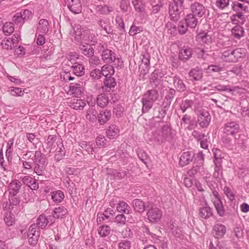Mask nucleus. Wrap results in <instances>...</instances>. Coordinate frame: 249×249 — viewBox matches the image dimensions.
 Instances as JSON below:
<instances>
[{"label":"nucleus","mask_w":249,"mask_h":249,"mask_svg":"<svg viewBox=\"0 0 249 249\" xmlns=\"http://www.w3.org/2000/svg\"><path fill=\"white\" fill-rule=\"evenodd\" d=\"M246 55L244 49L237 48L231 50H228L222 53L221 58L227 62H236L240 59L243 58Z\"/></svg>","instance_id":"obj_1"},{"label":"nucleus","mask_w":249,"mask_h":249,"mask_svg":"<svg viewBox=\"0 0 249 249\" xmlns=\"http://www.w3.org/2000/svg\"><path fill=\"white\" fill-rule=\"evenodd\" d=\"M56 140V135H49L47 138V146L50 149V151H55L61 154V156L64 155L62 148L63 147L62 142L60 141L55 142Z\"/></svg>","instance_id":"obj_2"},{"label":"nucleus","mask_w":249,"mask_h":249,"mask_svg":"<svg viewBox=\"0 0 249 249\" xmlns=\"http://www.w3.org/2000/svg\"><path fill=\"white\" fill-rule=\"evenodd\" d=\"M223 133L225 136H233L240 131V126L235 121H229L225 124Z\"/></svg>","instance_id":"obj_3"},{"label":"nucleus","mask_w":249,"mask_h":249,"mask_svg":"<svg viewBox=\"0 0 249 249\" xmlns=\"http://www.w3.org/2000/svg\"><path fill=\"white\" fill-rule=\"evenodd\" d=\"M147 219L152 223H155L160 220L162 216L161 210L158 207H153L148 209L146 213Z\"/></svg>","instance_id":"obj_4"},{"label":"nucleus","mask_w":249,"mask_h":249,"mask_svg":"<svg viewBox=\"0 0 249 249\" xmlns=\"http://www.w3.org/2000/svg\"><path fill=\"white\" fill-rule=\"evenodd\" d=\"M190 8L192 14L198 18L203 17L207 10L203 4L198 2H195L191 4Z\"/></svg>","instance_id":"obj_5"},{"label":"nucleus","mask_w":249,"mask_h":249,"mask_svg":"<svg viewBox=\"0 0 249 249\" xmlns=\"http://www.w3.org/2000/svg\"><path fill=\"white\" fill-rule=\"evenodd\" d=\"M74 33L72 35L75 43L81 44L84 41L86 37V31L81 26L78 25L73 28Z\"/></svg>","instance_id":"obj_6"},{"label":"nucleus","mask_w":249,"mask_h":249,"mask_svg":"<svg viewBox=\"0 0 249 249\" xmlns=\"http://www.w3.org/2000/svg\"><path fill=\"white\" fill-rule=\"evenodd\" d=\"M69 9L74 14H78L81 12L82 5L80 0H65Z\"/></svg>","instance_id":"obj_7"},{"label":"nucleus","mask_w":249,"mask_h":249,"mask_svg":"<svg viewBox=\"0 0 249 249\" xmlns=\"http://www.w3.org/2000/svg\"><path fill=\"white\" fill-rule=\"evenodd\" d=\"M211 120V116L207 111L201 112L197 119V123L199 125L204 128L207 127Z\"/></svg>","instance_id":"obj_8"},{"label":"nucleus","mask_w":249,"mask_h":249,"mask_svg":"<svg viewBox=\"0 0 249 249\" xmlns=\"http://www.w3.org/2000/svg\"><path fill=\"white\" fill-rule=\"evenodd\" d=\"M195 153L193 151L183 152L180 156L179 164L181 166H184L189 164L195 157Z\"/></svg>","instance_id":"obj_9"},{"label":"nucleus","mask_w":249,"mask_h":249,"mask_svg":"<svg viewBox=\"0 0 249 249\" xmlns=\"http://www.w3.org/2000/svg\"><path fill=\"white\" fill-rule=\"evenodd\" d=\"M199 216L202 219H208L213 215L212 208L205 203V205L199 209Z\"/></svg>","instance_id":"obj_10"},{"label":"nucleus","mask_w":249,"mask_h":249,"mask_svg":"<svg viewBox=\"0 0 249 249\" xmlns=\"http://www.w3.org/2000/svg\"><path fill=\"white\" fill-rule=\"evenodd\" d=\"M131 2L135 11L139 13L140 16L144 18L147 16L145 9V5L142 0H132Z\"/></svg>","instance_id":"obj_11"},{"label":"nucleus","mask_w":249,"mask_h":249,"mask_svg":"<svg viewBox=\"0 0 249 249\" xmlns=\"http://www.w3.org/2000/svg\"><path fill=\"white\" fill-rule=\"evenodd\" d=\"M82 85L81 82L78 83H71L70 86V92L75 97L80 96L83 91Z\"/></svg>","instance_id":"obj_12"},{"label":"nucleus","mask_w":249,"mask_h":249,"mask_svg":"<svg viewBox=\"0 0 249 249\" xmlns=\"http://www.w3.org/2000/svg\"><path fill=\"white\" fill-rule=\"evenodd\" d=\"M102 60L105 63H111L116 59L115 53L108 49H105L102 53Z\"/></svg>","instance_id":"obj_13"},{"label":"nucleus","mask_w":249,"mask_h":249,"mask_svg":"<svg viewBox=\"0 0 249 249\" xmlns=\"http://www.w3.org/2000/svg\"><path fill=\"white\" fill-rule=\"evenodd\" d=\"M49 29V24L47 20L41 19L39 21L37 26L36 34H46Z\"/></svg>","instance_id":"obj_14"},{"label":"nucleus","mask_w":249,"mask_h":249,"mask_svg":"<svg viewBox=\"0 0 249 249\" xmlns=\"http://www.w3.org/2000/svg\"><path fill=\"white\" fill-rule=\"evenodd\" d=\"M213 232L216 238H221L225 234L226 227L223 224H216L214 226Z\"/></svg>","instance_id":"obj_15"},{"label":"nucleus","mask_w":249,"mask_h":249,"mask_svg":"<svg viewBox=\"0 0 249 249\" xmlns=\"http://www.w3.org/2000/svg\"><path fill=\"white\" fill-rule=\"evenodd\" d=\"M21 183L18 180L16 179L11 182L9 185V191L11 196H15L20 189Z\"/></svg>","instance_id":"obj_16"},{"label":"nucleus","mask_w":249,"mask_h":249,"mask_svg":"<svg viewBox=\"0 0 249 249\" xmlns=\"http://www.w3.org/2000/svg\"><path fill=\"white\" fill-rule=\"evenodd\" d=\"M111 116L110 110L105 109L101 111L98 116V123L101 125L104 124L110 119Z\"/></svg>","instance_id":"obj_17"},{"label":"nucleus","mask_w":249,"mask_h":249,"mask_svg":"<svg viewBox=\"0 0 249 249\" xmlns=\"http://www.w3.org/2000/svg\"><path fill=\"white\" fill-rule=\"evenodd\" d=\"M120 132L118 126L112 124L110 125L106 130V135L107 138L112 139L118 137Z\"/></svg>","instance_id":"obj_18"},{"label":"nucleus","mask_w":249,"mask_h":249,"mask_svg":"<svg viewBox=\"0 0 249 249\" xmlns=\"http://www.w3.org/2000/svg\"><path fill=\"white\" fill-rule=\"evenodd\" d=\"M86 105L85 100L79 99H73L69 103V106L75 110H82Z\"/></svg>","instance_id":"obj_19"},{"label":"nucleus","mask_w":249,"mask_h":249,"mask_svg":"<svg viewBox=\"0 0 249 249\" xmlns=\"http://www.w3.org/2000/svg\"><path fill=\"white\" fill-rule=\"evenodd\" d=\"M79 49L81 51V53L87 57H89L94 54V51L93 49L88 43L81 44Z\"/></svg>","instance_id":"obj_20"},{"label":"nucleus","mask_w":249,"mask_h":249,"mask_svg":"<svg viewBox=\"0 0 249 249\" xmlns=\"http://www.w3.org/2000/svg\"><path fill=\"white\" fill-rule=\"evenodd\" d=\"M197 41L206 44H209L212 42V36L208 32H202L199 33L196 36Z\"/></svg>","instance_id":"obj_21"},{"label":"nucleus","mask_w":249,"mask_h":249,"mask_svg":"<svg viewBox=\"0 0 249 249\" xmlns=\"http://www.w3.org/2000/svg\"><path fill=\"white\" fill-rule=\"evenodd\" d=\"M71 71L77 76H81L85 73V68L84 66L77 62L72 64L71 66Z\"/></svg>","instance_id":"obj_22"},{"label":"nucleus","mask_w":249,"mask_h":249,"mask_svg":"<svg viewBox=\"0 0 249 249\" xmlns=\"http://www.w3.org/2000/svg\"><path fill=\"white\" fill-rule=\"evenodd\" d=\"M230 0H215L214 4L221 11H227L230 9Z\"/></svg>","instance_id":"obj_23"},{"label":"nucleus","mask_w":249,"mask_h":249,"mask_svg":"<svg viewBox=\"0 0 249 249\" xmlns=\"http://www.w3.org/2000/svg\"><path fill=\"white\" fill-rule=\"evenodd\" d=\"M86 37L84 42H87L88 44L90 43L92 45H94L97 43V35L89 30H86Z\"/></svg>","instance_id":"obj_24"},{"label":"nucleus","mask_w":249,"mask_h":249,"mask_svg":"<svg viewBox=\"0 0 249 249\" xmlns=\"http://www.w3.org/2000/svg\"><path fill=\"white\" fill-rule=\"evenodd\" d=\"M116 209L118 212L121 213L129 214L132 212L130 207L126 202L124 201H121L119 202Z\"/></svg>","instance_id":"obj_25"},{"label":"nucleus","mask_w":249,"mask_h":249,"mask_svg":"<svg viewBox=\"0 0 249 249\" xmlns=\"http://www.w3.org/2000/svg\"><path fill=\"white\" fill-rule=\"evenodd\" d=\"M142 96L146 97L148 100L152 101V103L154 104V103L158 99L159 94L157 90L151 89L147 90Z\"/></svg>","instance_id":"obj_26"},{"label":"nucleus","mask_w":249,"mask_h":249,"mask_svg":"<svg viewBox=\"0 0 249 249\" xmlns=\"http://www.w3.org/2000/svg\"><path fill=\"white\" fill-rule=\"evenodd\" d=\"M68 211L64 206L55 208L52 213L53 216L55 218H62L68 213Z\"/></svg>","instance_id":"obj_27"},{"label":"nucleus","mask_w":249,"mask_h":249,"mask_svg":"<svg viewBox=\"0 0 249 249\" xmlns=\"http://www.w3.org/2000/svg\"><path fill=\"white\" fill-rule=\"evenodd\" d=\"M31 153V152L30 151H27L26 154H25L23 155V157H22V158L21 159H20V161L22 163L23 168L25 170H32L33 169L34 166H33L32 162L31 161H26V160H27V158H28V155L29 154H30ZM31 156L30 155L29 156V157H30Z\"/></svg>","instance_id":"obj_28"},{"label":"nucleus","mask_w":249,"mask_h":249,"mask_svg":"<svg viewBox=\"0 0 249 249\" xmlns=\"http://www.w3.org/2000/svg\"><path fill=\"white\" fill-rule=\"evenodd\" d=\"M189 75L190 77L192 78L194 80H199L203 77V72L202 70L199 68H196L192 69Z\"/></svg>","instance_id":"obj_29"},{"label":"nucleus","mask_w":249,"mask_h":249,"mask_svg":"<svg viewBox=\"0 0 249 249\" xmlns=\"http://www.w3.org/2000/svg\"><path fill=\"white\" fill-rule=\"evenodd\" d=\"M173 83L175 87L179 91H183L186 89V86L181 78L175 75L173 78Z\"/></svg>","instance_id":"obj_30"},{"label":"nucleus","mask_w":249,"mask_h":249,"mask_svg":"<svg viewBox=\"0 0 249 249\" xmlns=\"http://www.w3.org/2000/svg\"><path fill=\"white\" fill-rule=\"evenodd\" d=\"M34 163H48L47 160L40 151H36L34 157Z\"/></svg>","instance_id":"obj_31"},{"label":"nucleus","mask_w":249,"mask_h":249,"mask_svg":"<svg viewBox=\"0 0 249 249\" xmlns=\"http://www.w3.org/2000/svg\"><path fill=\"white\" fill-rule=\"evenodd\" d=\"M169 14L171 20L177 21L179 18V13L178 6H170L169 8Z\"/></svg>","instance_id":"obj_32"},{"label":"nucleus","mask_w":249,"mask_h":249,"mask_svg":"<svg viewBox=\"0 0 249 249\" xmlns=\"http://www.w3.org/2000/svg\"><path fill=\"white\" fill-rule=\"evenodd\" d=\"M97 111L94 106L90 107L86 111V118L90 122H93L97 119Z\"/></svg>","instance_id":"obj_33"},{"label":"nucleus","mask_w":249,"mask_h":249,"mask_svg":"<svg viewBox=\"0 0 249 249\" xmlns=\"http://www.w3.org/2000/svg\"><path fill=\"white\" fill-rule=\"evenodd\" d=\"M48 163H34L33 171L38 176H43Z\"/></svg>","instance_id":"obj_34"},{"label":"nucleus","mask_w":249,"mask_h":249,"mask_svg":"<svg viewBox=\"0 0 249 249\" xmlns=\"http://www.w3.org/2000/svg\"><path fill=\"white\" fill-rule=\"evenodd\" d=\"M185 22L187 26L191 28H195L198 23V20L195 16L190 14L187 15Z\"/></svg>","instance_id":"obj_35"},{"label":"nucleus","mask_w":249,"mask_h":249,"mask_svg":"<svg viewBox=\"0 0 249 249\" xmlns=\"http://www.w3.org/2000/svg\"><path fill=\"white\" fill-rule=\"evenodd\" d=\"M231 6L232 9L237 12H246L248 9V6L247 5L237 1L232 2Z\"/></svg>","instance_id":"obj_36"},{"label":"nucleus","mask_w":249,"mask_h":249,"mask_svg":"<svg viewBox=\"0 0 249 249\" xmlns=\"http://www.w3.org/2000/svg\"><path fill=\"white\" fill-rule=\"evenodd\" d=\"M192 51L191 48H184L179 52V58L183 61H186L192 57Z\"/></svg>","instance_id":"obj_37"},{"label":"nucleus","mask_w":249,"mask_h":249,"mask_svg":"<svg viewBox=\"0 0 249 249\" xmlns=\"http://www.w3.org/2000/svg\"><path fill=\"white\" fill-rule=\"evenodd\" d=\"M134 210L139 213H142L145 209V206L143 202L140 199H135L133 201Z\"/></svg>","instance_id":"obj_38"},{"label":"nucleus","mask_w":249,"mask_h":249,"mask_svg":"<svg viewBox=\"0 0 249 249\" xmlns=\"http://www.w3.org/2000/svg\"><path fill=\"white\" fill-rule=\"evenodd\" d=\"M98 23L99 26L103 29L108 34H111L112 30L109 26V21L107 19H100L98 20Z\"/></svg>","instance_id":"obj_39"},{"label":"nucleus","mask_w":249,"mask_h":249,"mask_svg":"<svg viewBox=\"0 0 249 249\" xmlns=\"http://www.w3.org/2000/svg\"><path fill=\"white\" fill-rule=\"evenodd\" d=\"M231 33L235 38L240 39L244 36L245 32L242 27L236 25L231 29Z\"/></svg>","instance_id":"obj_40"},{"label":"nucleus","mask_w":249,"mask_h":249,"mask_svg":"<svg viewBox=\"0 0 249 249\" xmlns=\"http://www.w3.org/2000/svg\"><path fill=\"white\" fill-rule=\"evenodd\" d=\"M102 76H104L107 78L109 76H112L114 73V70L112 66L105 65L102 67Z\"/></svg>","instance_id":"obj_41"},{"label":"nucleus","mask_w":249,"mask_h":249,"mask_svg":"<svg viewBox=\"0 0 249 249\" xmlns=\"http://www.w3.org/2000/svg\"><path fill=\"white\" fill-rule=\"evenodd\" d=\"M49 223L48 218L44 214H41L37 218L36 220V224L37 227L40 229H43Z\"/></svg>","instance_id":"obj_42"},{"label":"nucleus","mask_w":249,"mask_h":249,"mask_svg":"<svg viewBox=\"0 0 249 249\" xmlns=\"http://www.w3.org/2000/svg\"><path fill=\"white\" fill-rule=\"evenodd\" d=\"M213 203L218 214L220 216H224L225 214V211L221 200H215L213 201Z\"/></svg>","instance_id":"obj_43"},{"label":"nucleus","mask_w":249,"mask_h":249,"mask_svg":"<svg viewBox=\"0 0 249 249\" xmlns=\"http://www.w3.org/2000/svg\"><path fill=\"white\" fill-rule=\"evenodd\" d=\"M52 199L55 203L61 202L64 198V195L62 191L57 190L51 192Z\"/></svg>","instance_id":"obj_44"},{"label":"nucleus","mask_w":249,"mask_h":249,"mask_svg":"<svg viewBox=\"0 0 249 249\" xmlns=\"http://www.w3.org/2000/svg\"><path fill=\"white\" fill-rule=\"evenodd\" d=\"M96 11L99 13L103 15L109 14L113 11V8L105 4H100L96 6Z\"/></svg>","instance_id":"obj_45"},{"label":"nucleus","mask_w":249,"mask_h":249,"mask_svg":"<svg viewBox=\"0 0 249 249\" xmlns=\"http://www.w3.org/2000/svg\"><path fill=\"white\" fill-rule=\"evenodd\" d=\"M97 105L102 107H104L108 103V96L104 93L99 94L96 99Z\"/></svg>","instance_id":"obj_46"},{"label":"nucleus","mask_w":249,"mask_h":249,"mask_svg":"<svg viewBox=\"0 0 249 249\" xmlns=\"http://www.w3.org/2000/svg\"><path fill=\"white\" fill-rule=\"evenodd\" d=\"M214 160L213 162L215 165L222 166V159L221 150L216 149L213 151Z\"/></svg>","instance_id":"obj_47"},{"label":"nucleus","mask_w":249,"mask_h":249,"mask_svg":"<svg viewBox=\"0 0 249 249\" xmlns=\"http://www.w3.org/2000/svg\"><path fill=\"white\" fill-rule=\"evenodd\" d=\"M4 220L8 226H12L15 223V217L14 214L11 212H6L4 213Z\"/></svg>","instance_id":"obj_48"},{"label":"nucleus","mask_w":249,"mask_h":249,"mask_svg":"<svg viewBox=\"0 0 249 249\" xmlns=\"http://www.w3.org/2000/svg\"><path fill=\"white\" fill-rule=\"evenodd\" d=\"M142 111L143 113L147 112L153 105L152 101H149L146 97L143 96L142 98Z\"/></svg>","instance_id":"obj_49"},{"label":"nucleus","mask_w":249,"mask_h":249,"mask_svg":"<svg viewBox=\"0 0 249 249\" xmlns=\"http://www.w3.org/2000/svg\"><path fill=\"white\" fill-rule=\"evenodd\" d=\"M150 58V55L148 53L146 52L143 53L140 56V59L142 61V64L140 65V66H142V65H144L145 68H147L149 66Z\"/></svg>","instance_id":"obj_50"},{"label":"nucleus","mask_w":249,"mask_h":249,"mask_svg":"<svg viewBox=\"0 0 249 249\" xmlns=\"http://www.w3.org/2000/svg\"><path fill=\"white\" fill-rule=\"evenodd\" d=\"M14 31V24L11 22H6L3 26V32L7 36L11 35Z\"/></svg>","instance_id":"obj_51"},{"label":"nucleus","mask_w":249,"mask_h":249,"mask_svg":"<svg viewBox=\"0 0 249 249\" xmlns=\"http://www.w3.org/2000/svg\"><path fill=\"white\" fill-rule=\"evenodd\" d=\"M110 228L107 225H103L99 227L98 233L101 237H106L110 232Z\"/></svg>","instance_id":"obj_52"},{"label":"nucleus","mask_w":249,"mask_h":249,"mask_svg":"<svg viewBox=\"0 0 249 249\" xmlns=\"http://www.w3.org/2000/svg\"><path fill=\"white\" fill-rule=\"evenodd\" d=\"M194 102L192 100H185L182 101V103L180 104V109L182 113H184L186 110L190 108L193 105Z\"/></svg>","instance_id":"obj_53"},{"label":"nucleus","mask_w":249,"mask_h":249,"mask_svg":"<svg viewBox=\"0 0 249 249\" xmlns=\"http://www.w3.org/2000/svg\"><path fill=\"white\" fill-rule=\"evenodd\" d=\"M114 214V211L111 208H107L103 213L98 214L97 215V221L98 218H102V220L107 219L110 215H113Z\"/></svg>","instance_id":"obj_54"},{"label":"nucleus","mask_w":249,"mask_h":249,"mask_svg":"<svg viewBox=\"0 0 249 249\" xmlns=\"http://www.w3.org/2000/svg\"><path fill=\"white\" fill-rule=\"evenodd\" d=\"M174 92L175 91L174 90L171 91L170 93L166 96L164 100V102L165 103L166 105L163 107L164 109V111H165L166 109H168V108L170 107L172 103V101L174 97Z\"/></svg>","instance_id":"obj_55"},{"label":"nucleus","mask_w":249,"mask_h":249,"mask_svg":"<svg viewBox=\"0 0 249 249\" xmlns=\"http://www.w3.org/2000/svg\"><path fill=\"white\" fill-rule=\"evenodd\" d=\"M0 44L3 49L10 50L12 49L15 44L10 38H7L2 40Z\"/></svg>","instance_id":"obj_56"},{"label":"nucleus","mask_w":249,"mask_h":249,"mask_svg":"<svg viewBox=\"0 0 249 249\" xmlns=\"http://www.w3.org/2000/svg\"><path fill=\"white\" fill-rule=\"evenodd\" d=\"M143 28L142 26H137L133 23L129 30V34L131 36H134L142 32Z\"/></svg>","instance_id":"obj_57"},{"label":"nucleus","mask_w":249,"mask_h":249,"mask_svg":"<svg viewBox=\"0 0 249 249\" xmlns=\"http://www.w3.org/2000/svg\"><path fill=\"white\" fill-rule=\"evenodd\" d=\"M120 8L122 12L125 13L131 8L129 0H121L120 2Z\"/></svg>","instance_id":"obj_58"},{"label":"nucleus","mask_w":249,"mask_h":249,"mask_svg":"<svg viewBox=\"0 0 249 249\" xmlns=\"http://www.w3.org/2000/svg\"><path fill=\"white\" fill-rule=\"evenodd\" d=\"M116 85L115 80L112 76H109V77L105 78L104 85L105 87L108 88H113Z\"/></svg>","instance_id":"obj_59"},{"label":"nucleus","mask_w":249,"mask_h":249,"mask_svg":"<svg viewBox=\"0 0 249 249\" xmlns=\"http://www.w3.org/2000/svg\"><path fill=\"white\" fill-rule=\"evenodd\" d=\"M13 21L16 24L19 25V26H22L25 22L22 19L21 15H20L18 12L16 13L13 16Z\"/></svg>","instance_id":"obj_60"},{"label":"nucleus","mask_w":249,"mask_h":249,"mask_svg":"<svg viewBox=\"0 0 249 249\" xmlns=\"http://www.w3.org/2000/svg\"><path fill=\"white\" fill-rule=\"evenodd\" d=\"M216 89L218 91H232L234 90V89L230 85H223L218 84L215 86L212 87Z\"/></svg>","instance_id":"obj_61"},{"label":"nucleus","mask_w":249,"mask_h":249,"mask_svg":"<svg viewBox=\"0 0 249 249\" xmlns=\"http://www.w3.org/2000/svg\"><path fill=\"white\" fill-rule=\"evenodd\" d=\"M102 72L101 70L96 69L92 70L90 71V76L93 79L98 80L102 77Z\"/></svg>","instance_id":"obj_62"},{"label":"nucleus","mask_w":249,"mask_h":249,"mask_svg":"<svg viewBox=\"0 0 249 249\" xmlns=\"http://www.w3.org/2000/svg\"><path fill=\"white\" fill-rule=\"evenodd\" d=\"M81 148L85 150L88 154H92L93 151V148L91 146L86 142L83 141L80 143Z\"/></svg>","instance_id":"obj_63"},{"label":"nucleus","mask_w":249,"mask_h":249,"mask_svg":"<svg viewBox=\"0 0 249 249\" xmlns=\"http://www.w3.org/2000/svg\"><path fill=\"white\" fill-rule=\"evenodd\" d=\"M118 249H130L131 242L127 240H122L118 244Z\"/></svg>","instance_id":"obj_64"}]
</instances>
